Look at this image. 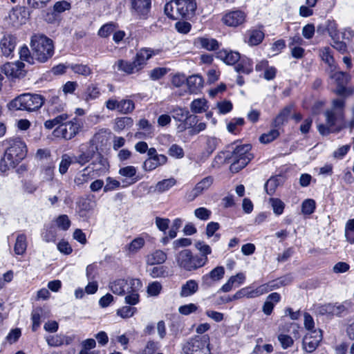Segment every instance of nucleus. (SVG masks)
Listing matches in <instances>:
<instances>
[{"label":"nucleus","instance_id":"f257e3e1","mask_svg":"<svg viewBox=\"0 0 354 354\" xmlns=\"http://www.w3.org/2000/svg\"><path fill=\"white\" fill-rule=\"evenodd\" d=\"M6 147L3 156L0 160V171L5 173L10 167L15 168L27 156L28 148L21 137H12L3 142Z\"/></svg>","mask_w":354,"mask_h":354},{"label":"nucleus","instance_id":"f03ea898","mask_svg":"<svg viewBox=\"0 0 354 354\" xmlns=\"http://www.w3.org/2000/svg\"><path fill=\"white\" fill-rule=\"evenodd\" d=\"M194 0H171L164 8L165 14L171 20L189 19L195 12Z\"/></svg>","mask_w":354,"mask_h":354},{"label":"nucleus","instance_id":"7ed1b4c3","mask_svg":"<svg viewBox=\"0 0 354 354\" xmlns=\"http://www.w3.org/2000/svg\"><path fill=\"white\" fill-rule=\"evenodd\" d=\"M45 103V97L37 93H24L10 101L8 108L10 111H38Z\"/></svg>","mask_w":354,"mask_h":354},{"label":"nucleus","instance_id":"20e7f679","mask_svg":"<svg viewBox=\"0 0 354 354\" xmlns=\"http://www.w3.org/2000/svg\"><path fill=\"white\" fill-rule=\"evenodd\" d=\"M33 56L40 63H45L55 53L54 44L51 39L44 35L35 34L30 40Z\"/></svg>","mask_w":354,"mask_h":354},{"label":"nucleus","instance_id":"39448f33","mask_svg":"<svg viewBox=\"0 0 354 354\" xmlns=\"http://www.w3.org/2000/svg\"><path fill=\"white\" fill-rule=\"evenodd\" d=\"M304 317V328L308 331V333L303 339V344L305 350L308 353H312L317 348L322 340V330L321 329L315 328L313 317L310 313L305 312Z\"/></svg>","mask_w":354,"mask_h":354},{"label":"nucleus","instance_id":"423d86ee","mask_svg":"<svg viewBox=\"0 0 354 354\" xmlns=\"http://www.w3.org/2000/svg\"><path fill=\"white\" fill-rule=\"evenodd\" d=\"M251 149L250 144H245L236 146L233 151L230 152V169L232 172L237 173L248 165L253 158Z\"/></svg>","mask_w":354,"mask_h":354},{"label":"nucleus","instance_id":"0eeeda50","mask_svg":"<svg viewBox=\"0 0 354 354\" xmlns=\"http://www.w3.org/2000/svg\"><path fill=\"white\" fill-rule=\"evenodd\" d=\"M208 335H196L187 339L182 346L183 354H211Z\"/></svg>","mask_w":354,"mask_h":354},{"label":"nucleus","instance_id":"6e6552de","mask_svg":"<svg viewBox=\"0 0 354 354\" xmlns=\"http://www.w3.org/2000/svg\"><path fill=\"white\" fill-rule=\"evenodd\" d=\"M175 261L178 268L187 272H194L203 266L202 259L194 254L189 249H183L175 255Z\"/></svg>","mask_w":354,"mask_h":354},{"label":"nucleus","instance_id":"1a4fd4ad","mask_svg":"<svg viewBox=\"0 0 354 354\" xmlns=\"http://www.w3.org/2000/svg\"><path fill=\"white\" fill-rule=\"evenodd\" d=\"M83 127V122L81 119L74 117L72 120L63 122L61 125L57 126L53 131V135L57 138L65 140H70L75 138Z\"/></svg>","mask_w":354,"mask_h":354},{"label":"nucleus","instance_id":"9d476101","mask_svg":"<svg viewBox=\"0 0 354 354\" xmlns=\"http://www.w3.org/2000/svg\"><path fill=\"white\" fill-rule=\"evenodd\" d=\"M171 116L177 122V130L183 133L198 122V116L190 114L186 108L176 107L171 111Z\"/></svg>","mask_w":354,"mask_h":354},{"label":"nucleus","instance_id":"9b49d317","mask_svg":"<svg viewBox=\"0 0 354 354\" xmlns=\"http://www.w3.org/2000/svg\"><path fill=\"white\" fill-rule=\"evenodd\" d=\"M102 137L100 133H95L93 138L88 142L86 150L81 151L78 156L73 157V163H77L81 166H84L89 162L98 151V146L96 142H102V140H100Z\"/></svg>","mask_w":354,"mask_h":354},{"label":"nucleus","instance_id":"f8f14e48","mask_svg":"<svg viewBox=\"0 0 354 354\" xmlns=\"http://www.w3.org/2000/svg\"><path fill=\"white\" fill-rule=\"evenodd\" d=\"M47 106V112L49 115H56L64 113L66 104L59 98L55 92L50 91L47 98L45 99Z\"/></svg>","mask_w":354,"mask_h":354},{"label":"nucleus","instance_id":"ddd939ff","mask_svg":"<svg viewBox=\"0 0 354 354\" xmlns=\"http://www.w3.org/2000/svg\"><path fill=\"white\" fill-rule=\"evenodd\" d=\"M130 2L132 15L138 19H145L151 10V0H130Z\"/></svg>","mask_w":354,"mask_h":354},{"label":"nucleus","instance_id":"4468645a","mask_svg":"<svg viewBox=\"0 0 354 354\" xmlns=\"http://www.w3.org/2000/svg\"><path fill=\"white\" fill-rule=\"evenodd\" d=\"M25 64L22 62H8L3 65L2 71L10 78H21L25 77L26 71Z\"/></svg>","mask_w":354,"mask_h":354},{"label":"nucleus","instance_id":"2eb2a0df","mask_svg":"<svg viewBox=\"0 0 354 354\" xmlns=\"http://www.w3.org/2000/svg\"><path fill=\"white\" fill-rule=\"evenodd\" d=\"M88 166L91 172L95 177L104 176L109 171L110 165L108 159L105 158L101 153L97 151V157Z\"/></svg>","mask_w":354,"mask_h":354},{"label":"nucleus","instance_id":"dca6fc26","mask_svg":"<svg viewBox=\"0 0 354 354\" xmlns=\"http://www.w3.org/2000/svg\"><path fill=\"white\" fill-rule=\"evenodd\" d=\"M225 273V271L223 266H216L209 272L203 275L201 278L202 286L205 288L213 286L216 282L219 281L224 277Z\"/></svg>","mask_w":354,"mask_h":354},{"label":"nucleus","instance_id":"f3484780","mask_svg":"<svg viewBox=\"0 0 354 354\" xmlns=\"http://www.w3.org/2000/svg\"><path fill=\"white\" fill-rule=\"evenodd\" d=\"M241 55L239 52L230 49L223 48L216 52V58L230 66H235Z\"/></svg>","mask_w":354,"mask_h":354},{"label":"nucleus","instance_id":"a211bd4d","mask_svg":"<svg viewBox=\"0 0 354 354\" xmlns=\"http://www.w3.org/2000/svg\"><path fill=\"white\" fill-rule=\"evenodd\" d=\"M262 295V291H259L258 288H254L251 286H248L239 290L234 295L229 297L226 301L230 302L234 300L240 299L242 298L252 299L259 297Z\"/></svg>","mask_w":354,"mask_h":354},{"label":"nucleus","instance_id":"6ab92c4d","mask_svg":"<svg viewBox=\"0 0 354 354\" xmlns=\"http://www.w3.org/2000/svg\"><path fill=\"white\" fill-rule=\"evenodd\" d=\"M248 37V43L250 46H258L265 38L264 27L259 24L257 28H252L246 32Z\"/></svg>","mask_w":354,"mask_h":354},{"label":"nucleus","instance_id":"aec40b11","mask_svg":"<svg viewBox=\"0 0 354 354\" xmlns=\"http://www.w3.org/2000/svg\"><path fill=\"white\" fill-rule=\"evenodd\" d=\"M17 44V38L12 35H5L0 41V48L6 57L12 56Z\"/></svg>","mask_w":354,"mask_h":354},{"label":"nucleus","instance_id":"412c9836","mask_svg":"<svg viewBox=\"0 0 354 354\" xmlns=\"http://www.w3.org/2000/svg\"><path fill=\"white\" fill-rule=\"evenodd\" d=\"M254 62L245 55H241L239 60L234 66V70L239 74L249 75L253 71Z\"/></svg>","mask_w":354,"mask_h":354},{"label":"nucleus","instance_id":"4be33fe9","mask_svg":"<svg viewBox=\"0 0 354 354\" xmlns=\"http://www.w3.org/2000/svg\"><path fill=\"white\" fill-rule=\"evenodd\" d=\"M29 15L30 13L25 7H15L9 12L6 19L11 22L23 21L28 20Z\"/></svg>","mask_w":354,"mask_h":354},{"label":"nucleus","instance_id":"5701e85b","mask_svg":"<svg viewBox=\"0 0 354 354\" xmlns=\"http://www.w3.org/2000/svg\"><path fill=\"white\" fill-rule=\"evenodd\" d=\"M293 109V105L290 104L284 106L277 116L273 119L271 126L273 128H279L287 122Z\"/></svg>","mask_w":354,"mask_h":354},{"label":"nucleus","instance_id":"b1692460","mask_svg":"<svg viewBox=\"0 0 354 354\" xmlns=\"http://www.w3.org/2000/svg\"><path fill=\"white\" fill-rule=\"evenodd\" d=\"M245 281V274L243 272H239L236 275L231 276L227 282L221 286L220 290L223 292H228L234 286L239 287L244 283Z\"/></svg>","mask_w":354,"mask_h":354},{"label":"nucleus","instance_id":"393cba45","mask_svg":"<svg viewBox=\"0 0 354 354\" xmlns=\"http://www.w3.org/2000/svg\"><path fill=\"white\" fill-rule=\"evenodd\" d=\"M319 55L321 59L328 66L332 71L337 67L333 52L329 46L320 48Z\"/></svg>","mask_w":354,"mask_h":354},{"label":"nucleus","instance_id":"a878e982","mask_svg":"<svg viewBox=\"0 0 354 354\" xmlns=\"http://www.w3.org/2000/svg\"><path fill=\"white\" fill-rule=\"evenodd\" d=\"M101 95V89L96 83L88 84L82 93V98L87 102L95 100Z\"/></svg>","mask_w":354,"mask_h":354},{"label":"nucleus","instance_id":"bb28decb","mask_svg":"<svg viewBox=\"0 0 354 354\" xmlns=\"http://www.w3.org/2000/svg\"><path fill=\"white\" fill-rule=\"evenodd\" d=\"M281 295L278 292H272L264 302L262 311L266 315H270L274 310V305L279 303L281 300Z\"/></svg>","mask_w":354,"mask_h":354},{"label":"nucleus","instance_id":"cd10ccee","mask_svg":"<svg viewBox=\"0 0 354 354\" xmlns=\"http://www.w3.org/2000/svg\"><path fill=\"white\" fill-rule=\"evenodd\" d=\"M158 158L155 159L147 158L143 163V169L146 171H151L167 162L168 159L165 155L160 154Z\"/></svg>","mask_w":354,"mask_h":354},{"label":"nucleus","instance_id":"c85d7f7f","mask_svg":"<svg viewBox=\"0 0 354 354\" xmlns=\"http://www.w3.org/2000/svg\"><path fill=\"white\" fill-rule=\"evenodd\" d=\"M214 178L208 176L199 181L192 191V199L201 194L203 191L207 190L213 183Z\"/></svg>","mask_w":354,"mask_h":354},{"label":"nucleus","instance_id":"c756f323","mask_svg":"<svg viewBox=\"0 0 354 354\" xmlns=\"http://www.w3.org/2000/svg\"><path fill=\"white\" fill-rule=\"evenodd\" d=\"M345 310L343 305L335 306L332 304H325L319 308V312L322 315L333 316L334 315H340Z\"/></svg>","mask_w":354,"mask_h":354},{"label":"nucleus","instance_id":"7c9ffc66","mask_svg":"<svg viewBox=\"0 0 354 354\" xmlns=\"http://www.w3.org/2000/svg\"><path fill=\"white\" fill-rule=\"evenodd\" d=\"M198 289V282L194 279H189L181 286L180 295L181 297H190L197 292Z\"/></svg>","mask_w":354,"mask_h":354},{"label":"nucleus","instance_id":"2f4dec72","mask_svg":"<svg viewBox=\"0 0 354 354\" xmlns=\"http://www.w3.org/2000/svg\"><path fill=\"white\" fill-rule=\"evenodd\" d=\"M92 209L91 201L85 197H80L77 201V212L82 218L88 216L89 212Z\"/></svg>","mask_w":354,"mask_h":354},{"label":"nucleus","instance_id":"473e14b6","mask_svg":"<svg viewBox=\"0 0 354 354\" xmlns=\"http://www.w3.org/2000/svg\"><path fill=\"white\" fill-rule=\"evenodd\" d=\"M329 34L333 40V44H331L332 47L336 49L341 54L347 53V44L345 41L339 40V32L335 29L334 30H331Z\"/></svg>","mask_w":354,"mask_h":354},{"label":"nucleus","instance_id":"72a5a7b5","mask_svg":"<svg viewBox=\"0 0 354 354\" xmlns=\"http://www.w3.org/2000/svg\"><path fill=\"white\" fill-rule=\"evenodd\" d=\"M90 166H87L82 170V173L78 174L74 178L75 184L80 187L88 183L89 180L95 178V176L89 170Z\"/></svg>","mask_w":354,"mask_h":354},{"label":"nucleus","instance_id":"f704fd0d","mask_svg":"<svg viewBox=\"0 0 354 354\" xmlns=\"http://www.w3.org/2000/svg\"><path fill=\"white\" fill-rule=\"evenodd\" d=\"M204 84L203 78L199 75H190L187 79V84L192 93H197L203 88Z\"/></svg>","mask_w":354,"mask_h":354},{"label":"nucleus","instance_id":"c9c22d12","mask_svg":"<svg viewBox=\"0 0 354 354\" xmlns=\"http://www.w3.org/2000/svg\"><path fill=\"white\" fill-rule=\"evenodd\" d=\"M246 19V14L241 10H233L227 12L223 17V22H243Z\"/></svg>","mask_w":354,"mask_h":354},{"label":"nucleus","instance_id":"e433bc0d","mask_svg":"<svg viewBox=\"0 0 354 354\" xmlns=\"http://www.w3.org/2000/svg\"><path fill=\"white\" fill-rule=\"evenodd\" d=\"M245 123L243 118H234L227 123V129L234 135H239L242 131Z\"/></svg>","mask_w":354,"mask_h":354},{"label":"nucleus","instance_id":"4c0bfd02","mask_svg":"<svg viewBox=\"0 0 354 354\" xmlns=\"http://www.w3.org/2000/svg\"><path fill=\"white\" fill-rule=\"evenodd\" d=\"M198 43L202 48L208 51H214L219 49L220 44L218 41L214 38L198 37Z\"/></svg>","mask_w":354,"mask_h":354},{"label":"nucleus","instance_id":"58836bf2","mask_svg":"<svg viewBox=\"0 0 354 354\" xmlns=\"http://www.w3.org/2000/svg\"><path fill=\"white\" fill-rule=\"evenodd\" d=\"M145 241L141 236L133 239L129 244L126 245L124 250L129 254H136L145 246Z\"/></svg>","mask_w":354,"mask_h":354},{"label":"nucleus","instance_id":"ea45409f","mask_svg":"<svg viewBox=\"0 0 354 354\" xmlns=\"http://www.w3.org/2000/svg\"><path fill=\"white\" fill-rule=\"evenodd\" d=\"M195 246L201 252V253L198 254V257L202 259V262L204 261L203 266H205L208 262L207 256L212 253V248L209 245L200 241L196 243Z\"/></svg>","mask_w":354,"mask_h":354},{"label":"nucleus","instance_id":"a19ab883","mask_svg":"<svg viewBox=\"0 0 354 354\" xmlns=\"http://www.w3.org/2000/svg\"><path fill=\"white\" fill-rule=\"evenodd\" d=\"M69 118L68 113H62L57 115L53 119L47 120L44 122V126L48 130L53 129L55 126H59L63 122L67 120Z\"/></svg>","mask_w":354,"mask_h":354},{"label":"nucleus","instance_id":"79ce46f5","mask_svg":"<svg viewBox=\"0 0 354 354\" xmlns=\"http://www.w3.org/2000/svg\"><path fill=\"white\" fill-rule=\"evenodd\" d=\"M127 285V280L124 279H118L110 283L109 288L113 294L124 295L125 294V287Z\"/></svg>","mask_w":354,"mask_h":354},{"label":"nucleus","instance_id":"37998d69","mask_svg":"<svg viewBox=\"0 0 354 354\" xmlns=\"http://www.w3.org/2000/svg\"><path fill=\"white\" fill-rule=\"evenodd\" d=\"M191 111L194 113H202L208 109L207 101L205 98L194 100L190 104Z\"/></svg>","mask_w":354,"mask_h":354},{"label":"nucleus","instance_id":"c03bdc74","mask_svg":"<svg viewBox=\"0 0 354 354\" xmlns=\"http://www.w3.org/2000/svg\"><path fill=\"white\" fill-rule=\"evenodd\" d=\"M44 314V308L41 306L35 308L31 313L32 330L35 332L41 325V317Z\"/></svg>","mask_w":354,"mask_h":354},{"label":"nucleus","instance_id":"a18cd8bd","mask_svg":"<svg viewBox=\"0 0 354 354\" xmlns=\"http://www.w3.org/2000/svg\"><path fill=\"white\" fill-rule=\"evenodd\" d=\"M27 248L26 236L20 234L17 236L14 246L15 253L17 255H22L26 252Z\"/></svg>","mask_w":354,"mask_h":354},{"label":"nucleus","instance_id":"49530a36","mask_svg":"<svg viewBox=\"0 0 354 354\" xmlns=\"http://www.w3.org/2000/svg\"><path fill=\"white\" fill-rule=\"evenodd\" d=\"M221 227L218 222L211 221L207 223L205 230V234L208 238L214 236V240L217 241L221 238V234L216 233Z\"/></svg>","mask_w":354,"mask_h":354},{"label":"nucleus","instance_id":"de8ad7c7","mask_svg":"<svg viewBox=\"0 0 354 354\" xmlns=\"http://www.w3.org/2000/svg\"><path fill=\"white\" fill-rule=\"evenodd\" d=\"M280 136V132L277 128L270 129L268 133L261 134L259 138L262 144H269L277 139Z\"/></svg>","mask_w":354,"mask_h":354},{"label":"nucleus","instance_id":"09e8293b","mask_svg":"<svg viewBox=\"0 0 354 354\" xmlns=\"http://www.w3.org/2000/svg\"><path fill=\"white\" fill-rule=\"evenodd\" d=\"M133 120L131 117L117 118L115 122V130L121 131L124 129H129L133 126Z\"/></svg>","mask_w":354,"mask_h":354},{"label":"nucleus","instance_id":"8fccbe9b","mask_svg":"<svg viewBox=\"0 0 354 354\" xmlns=\"http://www.w3.org/2000/svg\"><path fill=\"white\" fill-rule=\"evenodd\" d=\"M330 78L334 79L337 86L341 85H347L351 80V75L347 72L337 71L330 75Z\"/></svg>","mask_w":354,"mask_h":354},{"label":"nucleus","instance_id":"3c124183","mask_svg":"<svg viewBox=\"0 0 354 354\" xmlns=\"http://www.w3.org/2000/svg\"><path fill=\"white\" fill-rule=\"evenodd\" d=\"M69 66L74 73L84 77H88L92 73V69L87 64H71Z\"/></svg>","mask_w":354,"mask_h":354},{"label":"nucleus","instance_id":"603ef678","mask_svg":"<svg viewBox=\"0 0 354 354\" xmlns=\"http://www.w3.org/2000/svg\"><path fill=\"white\" fill-rule=\"evenodd\" d=\"M135 102L131 99H122L120 100L119 113L122 114L131 113L135 110Z\"/></svg>","mask_w":354,"mask_h":354},{"label":"nucleus","instance_id":"864d4df0","mask_svg":"<svg viewBox=\"0 0 354 354\" xmlns=\"http://www.w3.org/2000/svg\"><path fill=\"white\" fill-rule=\"evenodd\" d=\"M230 160H231L230 151H221L215 156L212 163V166L214 167H219L221 165L223 164L231 165V162H230Z\"/></svg>","mask_w":354,"mask_h":354},{"label":"nucleus","instance_id":"5fc2aeb1","mask_svg":"<svg viewBox=\"0 0 354 354\" xmlns=\"http://www.w3.org/2000/svg\"><path fill=\"white\" fill-rule=\"evenodd\" d=\"M270 204L271 205L273 212L276 216H280L284 212L286 205L280 198H270Z\"/></svg>","mask_w":354,"mask_h":354},{"label":"nucleus","instance_id":"6e6d98bb","mask_svg":"<svg viewBox=\"0 0 354 354\" xmlns=\"http://www.w3.org/2000/svg\"><path fill=\"white\" fill-rule=\"evenodd\" d=\"M118 174L127 178L133 180L140 178L137 176V169L134 166L129 165L120 168Z\"/></svg>","mask_w":354,"mask_h":354},{"label":"nucleus","instance_id":"4d7b16f0","mask_svg":"<svg viewBox=\"0 0 354 354\" xmlns=\"http://www.w3.org/2000/svg\"><path fill=\"white\" fill-rule=\"evenodd\" d=\"M72 164H74L73 157L70 156L67 153L63 154L59 165V172L62 175L65 174Z\"/></svg>","mask_w":354,"mask_h":354},{"label":"nucleus","instance_id":"13d9d810","mask_svg":"<svg viewBox=\"0 0 354 354\" xmlns=\"http://www.w3.org/2000/svg\"><path fill=\"white\" fill-rule=\"evenodd\" d=\"M167 259V254L162 250H156L151 254L150 264H162Z\"/></svg>","mask_w":354,"mask_h":354},{"label":"nucleus","instance_id":"bf43d9fd","mask_svg":"<svg viewBox=\"0 0 354 354\" xmlns=\"http://www.w3.org/2000/svg\"><path fill=\"white\" fill-rule=\"evenodd\" d=\"M136 66L133 62H129L124 59H120L118 62V68L127 74H132Z\"/></svg>","mask_w":354,"mask_h":354},{"label":"nucleus","instance_id":"052dcab7","mask_svg":"<svg viewBox=\"0 0 354 354\" xmlns=\"http://www.w3.org/2000/svg\"><path fill=\"white\" fill-rule=\"evenodd\" d=\"M316 209V203L314 199H305L301 203V212L305 215L312 214Z\"/></svg>","mask_w":354,"mask_h":354},{"label":"nucleus","instance_id":"680f3d73","mask_svg":"<svg viewBox=\"0 0 354 354\" xmlns=\"http://www.w3.org/2000/svg\"><path fill=\"white\" fill-rule=\"evenodd\" d=\"M55 223L58 228L64 231L68 230L71 225V221L66 214L59 215L55 219Z\"/></svg>","mask_w":354,"mask_h":354},{"label":"nucleus","instance_id":"e2e57ef3","mask_svg":"<svg viewBox=\"0 0 354 354\" xmlns=\"http://www.w3.org/2000/svg\"><path fill=\"white\" fill-rule=\"evenodd\" d=\"M120 188V181L113 177L108 176L106 178V185L104 187V192H109Z\"/></svg>","mask_w":354,"mask_h":354},{"label":"nucleus","instance_id":"0e129e2a","mask_svg":"<svg viewBox=\"0 0 354 354\" xmlns=\"http://www.w3.org/2000/svg\"><path fill=\"white\" fill-rule=\"evenodd\" d=\"M278 186V179L277 178L272 177L266 181L264 185V188L268 195L272 196L275 193Z\"/></svg>","mask_w":354,"mask_h":354},{"label":"nucleus","instance_id":"69168bd1","mask_svg":"<svg viewBox=\"0 0 354 354\" xmlns=\"http://www.w3.org/2000/svg\"><path fill=\"white\" fill-rule=\"evenodd\" d=\"M152 278L166 277L168 276L167 268L165 266H154L150 270Z\"/></svg>","mask_w":354,"mask_h":354},{"label":"nucleus","instance_id":"338daca9","mask_svg":"<svg viewBox=\"0 0 354 354\" xmlns=\"http://www.w3.org/2000/svg\"><path fill=\"white\" fill-rule=\"evenodd\" d=\"M57 230L54 227H50L45 230L42 234L43 239L47 243H55L57 240Z\"/></svg>","mask_w":354,"mask_h":354},{"label":"nucleus","instance_id":"774afa93","mask_svg":"<svg viewBox=\"0 0 354 354\" xmlns=\"http://www.w3.org/2000/svg\"><path fill=\"white\" fill-rule=\"evenodd\" d=\"M136 307L125 306L118 309L117 315L122 318H129L132 317L136 313Z\"/></svg>","mask_w":354,"mask_h":354}]
</instances>
